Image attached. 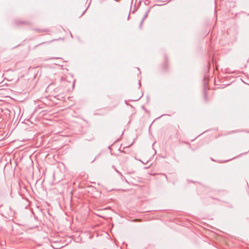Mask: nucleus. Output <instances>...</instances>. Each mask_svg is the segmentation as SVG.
<instances>
[{
	"label": "nucleus",
	"instance_id": "1",
	"mask_svg": "<svg viewBox=\"0 0 249 249\" xmlns=\"http://www.w3.org/2000/svg\"><path fill=\"white\" fill-rule=\"evenodd\" d=\"M135 221H139V219H136V220H135Z\"/></svg>",
	"mask_w": 249,
	"mask_h": 249
}]
</instances>
